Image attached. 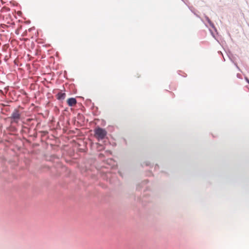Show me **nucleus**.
<instances>
[{"mask_svg": "<svg viewBox=\"0 0 249 249\" xmlns=\"http://www.w3.org/2000/svg\"><path fill=\"white\" fill-rule=\"evenodd\" d=\"M21 118V115L19 111L17 109H15L9 117L11 123H17Z\"/></svg>", "mask_w": 249, "mask_h": 249, "instance_id": "2", "label": "nucleus"}, {"mask_svg": "<svg viewBox=\"0 0 249 249\" xmlns=\"http://www.w3.org/2000/svg\"><path fill=\"white\" fill-rule=\"evenodd\" d=\"M91 109L93 110V112L94 113L95 111L98 110V107L94 106V105L93 103L92 104V107H91Z\"/></svg>", "mask_w": 249, "mask_h": 249, "instance_id": "7", "label": "nucleus"}, {"mask_svg": "<svg viewBox=\"0 0 249 249\" xmlns=\"http://www.w3.org/2000/svg\"><path fill=\"white\" fill-rule=\"evenodd\" d=\"M148 180H144L140 184H138L137 186L136 189L137 190H140V189L142 188H143L144 186L148 183Z\"/></svg>", "mask_w": 249, "mask_h": 249, "instance_id": "6", "label": "nucleus"}, {"mask_svg": "<svg viewBox=\"0 0 249 249\" xmlns=\"http://www.w3.org/2000/svg\"><path fill=\"white\" fill-rule=\"evenodd\" d=\"M211 33H212V35L213 36H213V33H212V32H211Z\"/></svg>", "mask_w": 249, "mask_h": 249, "instance_id": "17", "label": "nucleus"}, {"mask_svg": "<svg viewBox=\"0 0 249 249\" xmlns=\"http://www.w3.org/2000/svg\"><path fill=\"white\" fill-rule=\"evenodd\" d=\"M140 202H143V200H142V202H141V200H140Z\"/></svg>", "mask_w": 249, "mask_h": 249, "instance_id": "16", "label": "nucleus"}, {"mask_svg": "<svg viewBox=\"0 0 249 249\" xmlns=\"http://www.w3.org/2000/svg\"><path fill=\"white\" fill-rule=\"evenodd\" d=\"M208 23L209 24V25L215 31H217L216 27H215L214 24L213 23V22H212V21L209 22Z\"/></svg>", "mask_w": 249, "mask_h": 249, "instance_id": "8", "label": "nucleus"}, {"mask_svg": "<svg viewBox=\"0 0 249 249\" xmlns=\"http://www.w3.org/2000/svg\"><path fill=\"white\" fill-rule=\"evenodd\" d=\"M226 53L231 61L232 63L235 62V60L236 58L235 56H233V54L231 53V52L230 51H229L228 52H226Z\"/></svg>", "mask_w": 249, "mask_h": 249, "instance_id": "5", "label": "nucleus"}, {"mask_svg": "<svg viewBox=\"0 0 249 249\" xmlns=\"http://www.w3.org/2000/svg\"><path fill=\"white\" fill-rule=\"evenodd\" d=\"M234 66L236 67V68L238 69V70L239 71H241V69L239 68V67L237 65V64L236 62H234V63H233Z\"/></svg>", "mask_w": 249, "mask_h": 249, "instance_id": "10", "label": "nucleus"}, {"mask_svg": "<svg viewBox=\"0 0 249 249\" xmlns=\"http://www.w3.org/2000/svg\"><path fill=\"white\" fill-rule=\"evenodd\" d=\"M155 169H158L159 168V166L158 164H156L155 166Z\"/></svg>", "mask_w": 249, "mask_h": 249, "instance_id": "14", "label": "nucleus"}, {"mask_svg": "<svg viewBox=\"0 0 249 249\" xmlns=\"http://www.w3.org/2000/svg\"><path fill=\"white\" fill-rule=\"evenodd\" d=\"M237 77L239 78H241V75L239 73L237 74Z\"/></svg>", "mask_w": 249, "mask_h": 249, "instance_id": "15", "label": "nucleus"}, {"mask_svg": "<svg viewBox=\"0 0 249 249\" xmlns=\"http://www.w3.org/2000/svg\"><path fill=\"white\" fill-rule=\"evenodd\" d=\"M145 164L147 166H151V163L149 161H146L145 162H143L142 165L143 166V165Z\"/></svg>", "mask_w": 249, "mask_h": 249, "instance_id": "9", "label": "nucleus"}, {"mask_svg": "<svg viewBox=\"0 0 249 249\" xmlns=\"http://www.w3.org/2000/svg\"><path fill=\"white\" fill-rule=\"evenodd\" d=\"M55 96L57 100L61 101L65 98L66 94L65 92H63L62 90H59L56 94Z\"/></svg>", "mask_w": 249, "mask_h": 249, "instance_id": "3", "label": "nucleus"}, {"mask_svg": "<svg viewBox=\"0 0 249 249\" xmlns=\"http://www.w3.org/2000/svg\"><path fill=\"white\" fill-rule=\"evenodd\" d=\"M205 18L208 23L210 22V21H211V19L209 18L208 16H205Z\"/></svg>", "mask_w": 249, "mask_h": 249, "instance_id": "11", "label": "nucleus"}, {"mask_svg": "<svg viewBox=\"0 0 249 249\" xmlns=\"http://www.w3.org/2000/svg\"><path fill=\"white\" fill-rule=\"evenodd\" d=\"M94 135L98 140H103L107 135V131L105 129L99 126L96 127L94 130Z\"/></svg>", "mask_w": 249, "mask_h": 249, "instance_id": "1", "label": "nucleus"}, {"mask_svg": "<svg viewBox=\"0 0 249 249\" xmlns=\"http://www.w3.org/2000/svg\"><path fill=\"white\" fill-rule=\"evenodd\" d=\"M67 103L69 107H71L77 103V100L75 98L71 97L67 99Z\"/></svg>", "mask_w": 249, "mask_h": 249, "instance_id": "4", "label": "nucleus"}, {"mask_svg": "<svg viewBox=\"0 0 249 249\" xmlns=\"http://www.w3.org/2000/svg\"><path fill=\"white\" fill-rule=\"evenodd\" d=\"M245 80L249 84V79L247 77H245Z\"/></svg>", "mask_w": 249, "mask_h": 249, "instance_id": "13", "label": "nucleus"}, {"mask_svg": "<svg viewBox=\"0 0 249 249\" xmlns=\"http://www.w3.org/2000/svg\"><path fill=\"white\" fill-rule=\"evenodd\" d=\"M86 103L87 104H91V100L90 99H87L86 101Z\"/></svg>", "mask_w": 249, "mask_h": 249, "instance_id": "12", "label": "nucleus"}]
</instances>
